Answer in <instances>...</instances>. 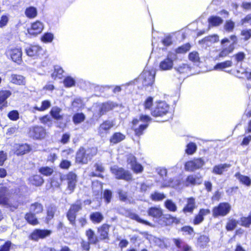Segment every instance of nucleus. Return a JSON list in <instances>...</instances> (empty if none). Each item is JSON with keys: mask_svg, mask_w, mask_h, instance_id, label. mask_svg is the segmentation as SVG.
I'll return each mask as SVG.
<instances>
[{"mask_svg": "<svg viewBox=\"0 0 251 251\" xmlns=\"http://www.w3.org/2000/svg\"><path fill=\"white\" fill-rule=\"evenodd\" d=\"M29 135L36 139H41L45 137L46 132L41 126H35L29 128Z\"/></svg>", "mask_w": 251, "mask_h": 251, "instance_id": "nucleus-10", "label": "nucleus"}, {"mask_svg": "<svg viewBox=\"0 0 251 251\" xmlns=\"http://www.w3.org/2000/svg\"><path fill=\"white\" fill-rule=\"evenodd\" d=\"M232 62L231 60H227L224 62L217 63L214 67L215 70H223L224 69L232 66Z\"/></svg>", "mask_w": 251, "mask_h": 251, "instance_id": "nucleus-34", "label": "nucleus"}, {"mask_svg": "<svg viewBox=\"0 0 251 251\" xmlns=\"http://www.w3.org/2000/svg\"><path fill=\"white\" fill-rule=\"evenodd\" d=\"M231 165L229 164L224 163L215 165L212 170V173L216 175H222L228 170Z\"/></svg>", "mask_w": 251, "mask_h": 251, "instance_id": "nucleus-17", "label": "nucleus"}, {"mask_svg": "<svg viewBox=\"0 0 251 251\" xmlns=\"http://www.w3.org/2000/svg\"><path fill=\"white\" fill-rule=\"evenodd\" d=\"M109 228L110 226L106 224H103L98 228V232L100 235V238L101 240L108 239Z\"/></svg>", "mask_w": 251, "mask_h": 251, "instance_id": "nucleus-19", "label": "nucleus"}, {"mask_svg": "<svg viewBox=\"0 0 251 251\" xmlns=\"http://www.w3.org/2000/svg\"><path fill=\"white\" fill-rule=\"evenodd\" d=\"M197 147L195 143L190 142L186 146L185 152L187 154L192 155L194 154L197 151Z\"/></svg>", "mask_w": 251, "mask_h": 251, "instance_id": "nucleus-47", "label": "nucleus"}, {"mask_svg": "<svg viewBox=\"0 0 251 251\" xmlns=\"http://www.w3.org/2000/svg\"><path fill=\"white\" fill-rule=\"evenodd\" d=\"M165 195L163 193L155 192L151 195L150 198L153 201H160L165 198Z\"/></svg>", "mask_w": 251, "mask_h": 251, "instance_id": "nucleus-55", "label": "nucleus"}, {"mask_svg": "<svg viewBox=\"0 0 251 251\" xmlns=\"http://www.w3.org/2000/svg\"><path fill=\"white\" fill-rule=\"evenodd\" d=\"M97 150L95 148L85 149L80 147L76 155V161L81 164H86L94 155L96 154Z\"/></svg>", "mask_w": 251, "mask_h": 251, "instance_id": "nucleus-2", "label": "nucleus"}, {"mask_svg": "<svg viewBox=\"0 0 251 251\" xmlns=\"http://www.w3.org/2000/svg\"><path fill=\"white\" fill-rule=\"evenodd\" d=\"M53 39V35L51 33H45L41 38L42 41L44 42H51Z\"/></svg>", "mask_w": 251, "mask_h": 251, "instance_id": "nucleus-64", "label": "nucleus"}, {"mask_svg": "<svg viewBox=\"0 0 251 251\" xmlns=\"http://www.w3.org/2000/svg\"><path fill=\"white\" fill-rule=\"evenodd\" d=\"M11 93L10 91L4 90L0 91V104L2 105L0 106V109L2 110L3 106H6L7 99L10 96Z\"/></svg>", "mask_w": 251, "mask_h": 251, "instance_id": "nucleus-24", "label": "nucleus"}, {"mask_svg": "<svg viewBox=\"0 0 251 251\" xmlns=\"http://www.w3.org/2000/svg\"><path fill=\"white\" fill-rule=\"evenodd\" d=\"M102 214L99 212L92 213L90 215V219L94 224L100 223L103 220Z\"/></svg>", "mask_w": 251, "mask_h": 251, "instance_id": "nucleus-31", "label": "nucleus"}, {"mask_svg": "<svg viewBox=\"0 0 251 251\" xmlns=\"http://www.w3.org/2000/svg\"><path fill=\"white\" fill-rule=\"evenodd\" d=\"M183 180V187L194 186L197 184L196 176L189 175L186 179Z\"/></svg>", "mask_w": 251, "mask_h": 251, "instance_id": "nucleus-28", "label": "nucleus"}, {"mask_svg": "<svg viewBox=\"0 0 251 251\" xmlns=\"http://www.w3.org/2000/svg\"><path fill=\"white\" fill-rule=\"evenodd\" d=\"M86 235L87 237L88 241L93 244H96L98 242L97 237L95 236L94 231L91 229H89L86 231Z\"/></svg>", "mask_w": 251, "mask_h": 251, "instance_id": "nucleus-38", "label": "nucleus"}, {"mask_svg": "<svg viewBox=\"0 0 251 251\" xmlns=\"http://www.w3.org/2000/svg\"><path fill=\"white\" fill-rule=\"evenodd\" d=\"M66 177L68 182V188L70 190L71 193L73 192L75 187L76 183V175L73 172H70L67 175L61 177L63 180Z\"/></svg>", "mask_w": 251, "mask_h": 251, "instance_id": "nucleus-13", "label": "nucleus"}, {"mask_svg": "<svg viewBox=\"0 0 251 251\" xmlns=\"http://www.w3.org/2000/svg\"><path fill=\"white\" fill-rule=\"evenodd\" d=\"M44 28L43 24L39 21L33 23L30 28L28 29V32L29 34L36 35L40 33Z\"/></svg>", "mask_w": 251, "mask_h": 251, "instance_id": "nucleus-15", "label": "nucleus"}, {"mask_svg": "<svg viewBox=\"0 0 251 251\" xmlns=\"http://www.w3.org/2000/svg\"><path fill=\"white\" fill-rule=\"evenodd\" d=\"M35 214H34L31 212L27 213L25 215V219L27 222L32 225H36L38 224V222L37 218L35 216Z\"/></svg>", "mask_w": 251, "mask_h": 251, "instance_id": "nucleus-41", "label": "nucleus"}, {"mask_svg": "<svg viewBox=\"0 0 251 251\" xmlns=\"http://www.w3.org/2000/svg\"><path fill=\"white\" fill-rule=\"evenodd\" d=\"M231 206L228 203H220L217 206L213 208V215L214 217L225 216L229 212Z\"/></svg>", "mask_w": 251, "mask_h": 251, "instance_id": "nucleus-9", "label": "nucleus"}, {"mask_svg": "<svg viewBox=\"0 0 251 251\" xmlns=\"http://www.w3.org/2000/svg\"><path fill=\"white\" fill-rule=\"evenodd\" d=\"M31 184L36 186H40L44 183V179L40 175H34L29 178Z\"/></svg>", "mask_w": 251, "mask_h": 251, "instance_id": "nucleus-29", "label": "nucleus"}, {"mask_svg": "<svg viewBox=\"0 0 251 251\" xmlns=\"http://www.w3.org/2000/svg\"><path fill=\"white\" fill-rule=\"evenodd\" d=\"M41 122L44 124L47 125L49 126H52V122L51 118L48 115H46L40 118Z\"/></svg>", "mask_w": 251, "mask_h": 251, "instance_id": "nucleus-60", "label": "nucleus"}, {"mask_svg": "<svg viewBox=\"0 0 251 251\" xmlns=\"http://www.w3.org/2000/svg\"><path fill=\"white\" fill-rule=\"evenodd\" d=\"M43 210V205L38 202H35L32 204L30 207V212L34 214L41 213Z\"/></svg>", "mask_w": 251, "mask_h": 251, "instance_id": "nucleus-39", "label": "nucleus"}, {"mask_svg": "<svg viewBox=\"0 0 251 251\" xmlns=\"http://www.w3.org/2000/svg\"><path fill=\"white\" fill-rule=\"evenodd\" d=\"M239 224V221L235 220V219H231L229 220V221L227 222L226 226V229L228 231H231L233 230L236 226H237V224Z\"/></svg>", "mask_w": 251, "mask_h": 251, "instance_id": "nucleus-58", "label": "nucleus"}, {"mask_svg": "<svg viewBox=\"0 0 251 251\" xmlns=\"http://www.w3.org/2000/svg\"><path fill=\"white\" fill-rule=\"evenodd\" d=\"M233 50V45H230L228 48L223 49L218 55L216 56L215 59L218 60L221 57H225L231 53Z\"/></svg>", "mask_w": 251, "mask_h": 251, "instance_id": "nucleus-37", "label": "nucleus"}, {"mask_svg": "<svg viewBox=\"0 0 251 251\" xmlns=\"http://www.w3.org/2000/svg\"><path fill=\"white\" fill-rule=\"evenodd\" d=\"M11 81L12 83L17 85H25V78L21 75H12Z\"/></svg>", "mask_w": 251, "mask_h": 251, "instance_id": "nucleus-30", "label": "nucleus"}, {"mask_svg": "<svg viewBox=\"0 0 251 251\" xmlns=\"http://www.w3.org/2000/svg\"><path fill=\"white\" fill-rule=\"evenodd\" d=\"M114 126V124L112 121L107 120L103 122L100 124L99 128V133L101 136H103V134L108 132L109 130L111 128Z\"/></svg>", "mask_w": 251, "mask_h": 251, "instance_id": "nucleus-18", "label": "nucleus"}, {"mask_svg": "<svg viewBox=\"0 0 251 251\" xmlns=\"http://www.w3.org/2000/svg\"><path fill=\"white\" fill-rule=\"evenodd\" d=\"M196 208L195 199L192 197L189 198L187 200V204L183 209L184 213H192Z\"/></svg>", "mask_w": 251, "mask_h": 251, "instance_id": "nucleus-20", "label": "nucleus"}, {"mask_svg": "<svg viewBox=\"0 0 251 251\" xmlns=\"http://www.w3.org/2000/svg\"><path fill=\"white\" fill-rule=\"evenodd\" d=\"M209 26H218L223 22V20L217 16H212L208 19Z\"/></svg>", "mask_w": 251, "mask_h": 251, "instance_id": "nucleus-27", "label": "nucleus"}, {"mask_svg": "<svg viewBox=\"0 0 251 251\" xmlns=\"http://www.w3.org/2000/svg\"><path fill=\"white\" fill-rule=\"evenodd\" d=\"M51 233L50 230L36 229L30 234L29 237L31 240L37 241L50 236Z\"/></svg>", "mask_w": 251, "mask_h": 251, "instance_id": "nucleus-11", "label": "nucleus"}, {"mask_svg": "<svg viewBox=\"0 0 251 251\" xmlns=\"http://www.w3.org/2000/svg\"><path fill=\"white\" fill-rule=\"evenodd\" d=\"M204 164L205 162L201 158H194L186 162L184 165V168L186 171L194 172L201 169Z\"/></svg>", "mask_w": 251, "mask_h": 251, "instance_id": "nucleus-7", "label": "nucleus"}, {"mask_svg": "<svg viewBox=\"0 0 251 251\" xmlns=\"http://www.w3.org/2000/svg\"><path fill=\"white\" fill-rule=\"evenodd\" d=\"M61 111V108L54 106L51 108L50 113L53 118L56 120H60L62 119V116L60 115Z\"/></svg>", "mask_w": 251, "mask_h": 251, "instance_id": "nucleus-36", "label": "nucleus"}, {"mask_svg": "<svg viewBox=\"0 0 251 251\" xmlns=\"http://www.w3.org/2000/svg\"><path fill=\"white\" fill-rule=\"evenodd\" d=\"M8 117L12 121H16L19 118V114L17 110L10 111L7 115Z\"/></svg>", "mask_w": 251, "mask_h": 251, "instance_id": "nucleus-62", "label": "nucleus"}, {"mask_svg": "<svg viewBox=\"0 0 251 251\" xmlns=\"http://www.w3.org/2000/svg\"><path fill=\"white\" fill-rule=\"evenodd\" d=\"M235 176L242 183L248 186L251 185V179L249 177L242 175L239 173H236Z\"/></svg>", "mask_w": 251, "mask_h": 251, "instance_id": "nucleus-35", "label": "nucleus"}, {"mask_svg": "<svg viewBox=\"0 0 251 251\" xmlns=\"http://www.w3.org/2000/svg\"><path fill=\"white\" fill-rule=\"evenodd\" d=\"M151 118L148 115H141L139 119H134L132 121V128L135 134L138 137L142 135L144 131L148 127Z\"/></svg>", "mask_w": 251, "mask_h": 251, "instance_id": "nucleus-1", "label": "nucleus"}, {"mask_svg": "<svg viewBox=\"0 0 251 251\" xmlns=\"http://www.w3.org/2000/svg\"><path fill=\"white\" fill-rule=\"evenodd\" d=\"M239 224L244 227H250L251 225V211L248 217H242L240 218Z\"/></svg>", "mask_w": 251, "mask_h": 251, "instance_id": "nucleus-40", "label": "nucleus"}, {"mask_svg": "<svg viewBox=\"0 0 251 251\" xmlns=\"http://www.w3.org/2000/svg\"><path fill=\"white\" fill-rule=\"evenodd\" d=\"M190 45L189 43H187L180 47L177 48L176 50L175 53L176 55L177 53H184L188 51L190 49Z\"/></svg>", "mask_w": 251, "mask_h": 251, "instance_id": "nucleus-56", "label": "nucleus"}, {"mask_svg": "<svg viewBox=\"0 0 251 251\" xmlns=\"http://www.w3.org/2000/svg\"><path fill=\"white\" fill-rule=\"evenodd\" d=\"M110 171L117 179H123L126 181L132 179V176L130 172L123 168L114 165L110 168Z\"/></svg>", "mask_w": 251, "mask_h": 251, "instance_id": "nucleus-5", "label": "nucleus"}, {"mask_svg": "<svg viewBox=\"0 0 251 251\" xmlns=\"http://www.w3.org/2000/svg\"><path fill=\"white\" fill-rule=\"evenodd\" d=\"M9 193L8 189L3 186L0 187V204L5 205L8 201Z\"/></svg>", "mask_w": 251, "mask_h": 251, "instance_id": "nucleus-22", "label": "nucleus"}, {"mask_svg": "<svg viewBox=\"0 0 251 251\" xmlns=\"http://www.w3.org/2000/svg\"><path fill=\"white\" fill-rule=\"evenodd\" d=\"M63 83L66 87H71L75 85V81L73 77L68 76L64 78Z\"/></svg>", "mask_w": 251, "mask_h": 251, "instance_id": "nucleus-59", "label": "nucleus"}, {"mask_svg": "<svg viewBox=\"0 0 251 251\" xmlns=\"http://www.w3.org/2000/svg\"><path fill=\"white\" fill-rule=\"evenodd\" d=\"M162 213V210L159 207H151L148 210V215L154 218L161 217Z\"/></svg>", "mask_w": 251, "mask_h": 251, "instance_id": "nucleus-25", "label": "nucleus"}, {"mask_svg": "<svg viewBox=\"0 0 251 251\" xmlns=\"http://www.w3.org/2000/svg\"><path fill=\"white\" fill-rule=\"evenodd\" d=\"M85 119V116L82 113H77L74 115L73 121L75 124H78L83 122Z\"/></svg>", "mask_w": 251, "mask_h": 251, "instance_id": "nucleus-50", "label": "nucleus"}, {"mask_svg": "<svg viewBox=\"0 0 251 251\" xmlns=\"http://www.w3.org/2000/svg\"><path fill=\"white\" fill-rule=\"evenodd\" d=\"M114 103L112 102L103 103L99 105V115L100 116L105 114L107 112L112 109Z\"/></svg>", "mask_w": 251, "mask_h": 251, "instance_id": "nucleus-21", "label": "nucleus"}, {"mask_svg": "<svg viewBox=\"0 0 251 251\" xmlns=\"http://www.w3.org/2000/svg\"><path fill=\"white\" fill-rule=\"evenodd\" d=\"M42 48L38 45H31L25 49L26 54L30 57H37L42 53Z\"/></svg>", "mask_w": 251, "mask_h": 251, "instance_id": "nucleus-14", "label": "nucleus"}, {"mask_svg": "<svg viewBox=\"0 0 251 251\" xmlns=\"http://www.w3.org/2000/svg\"><path fill=\"white\" fill-rule=\"evenodd\" d=\"M156 71L154 69L144 70L139 77L144 87L152 86L154 81Z\"/></svg>", "mask_w": 251, "mask_h": 251, "instance_id": "nucleus-4", "label": "nucleus"}, {"mask_svg": "<svg viewBox=\"0 0 251 251\" xmlns=\"http://www.w3.org/2000/svg\"><path fill=\"white\" fill-rule=\"evenodd\" d=\"M63 72L64 71L61 67L59 66H55L54 67V71L51 74V76L54 79L56 78H61Z\"/></svg>", "mask_w": 251, "mask_h": 251, "instance_id": "nucleus-46", "label": "nucleus"}, {"mask_svg": "<svg viewBox=\"0 0 251 251\" xmlns=\"http://www.w3.org/2000/svg\"><path fill=\"white\" fill-rule=\"evenodd\" d=\"M209 242V238L207 235H201L198 239L199 245L202 248H205Z\"/></svg>", "mask_w": 251, "mask_h": 251, "instance_id": "nucleus-45", "label": "nucleus"}, {"mask_svg": "<svg viewBox=\"0 0 251 251\" xmlns=\"http://www.w3.org/2000/svg\"><path fill=\"white\" fill-rule=\"evenodd\" d=\"M177 58L176 53L170 52L167 57L162 60L159 65V69L161 71L170 70L173 68L174 62Z\"/></svg>", "mask_w": 251, "mask_h": 251, "instance_id": "nucleus-6", "label": "nucleus"}, {"mask_svg": "<svg viewBox=\"0 0 251 251\" xmlns=\"http://www.w3.org/2000/svg\"><path fill=\"white\" fill-rule=\"evenodd\" d=\"M30 150V146L26 144H22L19 146L17 151L18 154H24L28 152Z\"/></svg>", "mask_w": 251, "mask_h": 251, "instance_id": "nucleus-54", "label": "nucleus"}, {"mask_svg": "<svg viewBox=\"0 0 251 251\" xmlns=\"http://www.w3.org/2000/svg\"><path fill=\"white\" fill-rule=\"evenodd\" d=\"M127 164L130 165V168L135 173H141L143 170V166L136 161L135 157L132 155H129L127 159Z\"/></svg>", "mask_w": 251, "mask_h": 251, "instance_id": "nucleus-12", "label": "nucleus"}, {"mask_svg": "<svg viewBox=\"0 0 251 251\" xmlns=\"http://www.w3.org/2000/svg\"><path fill=\"white\" fill-rule=\"evenodd\" d=\"M5 54L15 62L19 64L22 61V51L21 48L9 47L6 49Z\"/></svg>", "mask_w": 251, "mask_h": 251, "instance_id": "nucleus-8", "label": "nucleus"}, {"mask_svg": "<svg viewBox=\"0 0 251 251\" xmlns=\"http://www.w3.org/2000/svg\"><path fill=\"white\" fill-rule=\"evenodd\" d=\"M153 99L152 97H147L143 103L144 109L145 110H151V108L153 105Z\"/></svg>", "mask_w": 251, "mask_h": 251, "instance_id": "nucleus-51", "label": "nucleus"}, {"mask_svg": "<svg viewBox=\"0 0 251 251\" xmlns=\"http://www.w3.org/2000/svg\"><path fill=\"white\" fill-rule=\"evenodd\" d=\"M235 27V23L231 20L226 21L224 25V29L227 32H231Z\"/></svg>", "mask_w": 251, "mask_h": 251, "instance_id": "nucleus-52", "label": "nucleus"}, {"mask_svg": "<svg viewBox=\"0 0 251 251\" xmlns=\"http://www.w3.org/2000/svg\"><path fill=\"white\" fill-rule=\"evenodd\" d=\"M168 185L172 187H177L178 188H183V180L179 178H176L172 180H170Z\"/></svg>", "mask_w": 251, "mask_h": 251, "instance_id": "nucleus-44", "label": "nucleus"}, {"mask_svg": "<svg viewBox=\"0 0 251 251\" xmlns=\"http://www.w3.org/2000/svg\"><path fill=\"white\" fill-rule=\"evenodd\" d=\"M82 208V203L80 200L76 201L74 203L72 204L70 208L75 213H77Z\"/></svg>", "mask_w": 251, "mask_h": 251, "instance_id": "nucleus-49", "label": "nucleus"}, {"mask_svg": "<svg viewBox=\"0 0 251 251\" xmlns=\"http://www.w3.org/2000/svg\"><path fill=\"white\" fill-rule=\"evenodd\" d=\"M129 217L131 219L134 220L140 223L145 224L146 225H151V224L149 222L141 219L138 215L135 213H130L129 215Z\"/></svg>", "mask_w": 251, "mask_h": 251, "instance_id": "nucleus-57", "label": "nucleus"}, {"mask_svg": "<svg viewBox=\"0 0 251 251\" xmlns=\"http://www.w3.org/2000/svg\"><path fill=\"white\" fill-rule=\"evenodd\" d=\"M66 216L67 219L70 222V224L73 226H76L75 220L76 217V214L72 211L70 209L68 211Z\"/></svg>", "mask_w": 251, "mask_h": 251, "instance_id": "nucleus-42", "label": "nucleus"}, {"mask_svg": "<svg viewBox=\"0 0 251 251\" xmlns=\"http://www.w3.org/2000/svg\"><path fill=\"white\" fill-rule=\"evenodd\" d=\"M189 59L193 62H199L200 57L198 53L196 51L190 52L189 54Z\"/></svg>", "mask_w": 251, "mask_h": 251, "instance_id": "nucleus-63", "label": "nucleus"}, {"mask_svg": "<svg viewBox=\"0 0 251 251\" xmlns=\"http://www.w3.org/2000/svg\"><path fill=\"white\" fill-rule=\"evenodd\" d=\"M169 106L165 101H160L156 102L154 107L151 110V114L152 116L157 117H163L167 115V117L162 122L168 121V119L171 117V114L169 113Z\"/></svg>", "mask_w": 251, "mask_h": 251, "instance_id": "nucleus-3", "label": "nucleus"}, {"mask_svg": "<svg viewBox=\"0 0 251 251\" xmlns=\"http://www.w3.org/2000/svg\"><path fill=\"white\" fill-rule=\"evenodd\" d=\"M25 14L28 18L33 19L37 15V10L35 7L29 6L25 9Z\"/></svg>", "mask_w": 251, "mask_h": 251, "instance_id": "nucleus-32", "label": "nucleus"}, {"mask_svg": "<svg viewBox=\"0 0 251 251\" xmlns=\"http://www.w3.org/2000/svg\"><path fill=\"white\" fill-rule=\"evenodd\" d=\"M39 172L42 175L48 176H50L53 173V170L51 167L45 166L41 167L39 170Z\"/></svg>", "mask_w": 251, "mask_h": 251, "instance_id": "nucleus-53", "label": "nucleus"}, {"mask_svg": "<svg viewBox=\"0 0 251 251\" xmlns=\"http://www.w3.org/2000/svg\"><path fill=\"white\" fill-rule=\"evenodd\" d=\"M175 245L180 251H190L191 248L180 239H174Z\"/></svg>", "mask_w": 251, "mask_h": 251, "instance_id": "nucleus-23", "label": "nucleus"}, {"mask_svg": "<svg viewBox=\"0 0 251 251\" xmlns=\"http://www.w3.org/2000/svg\"><path fill=\"white\" fill-rule=\"evenodd\" d=\"M219 41V36L217 35L214 34L210 36H207L199 41L201 44H205L206 46H209L210 44L217 42Z\"/></svg>", "mask_w": 251, "mask_h": 251, "instance_id": "nucleus-26", "label": "nucleus"}, {"mask_svg": "<svg viewBox=\"0 0 251 251\" xmlns=\"http://www.w3.org/2000/svg\"><path fill=\"white\" fill-rule=\"evenodd\" d=\"M164 205L169 211L174 212L177 210V206L172 200L168 199L166 200Z\"/></svg>", "mask_w": 251, "mask_h": 251, "instance_id": "nucleus-43", "label": "nucleus"}, {"mask_svg": "<svg viewBox=\"0 0 251 251\" xmlns=\"http://www.w3.org/2000/svg\"><path fill=\"white\" fill-rule=\"evenodd\" d=\"M210 213V210L208 209H201L199 213L197 215L194 220L193 223L195 225H198L201 224L204 220V216Z\"/></svg>", "mask_w": 251, "mask_h": 251, "instance_id": "nucleus-16", "label": "nucleus"}, {"mask_svg": "<svg viewBox=\"0 0 251 251\" xmlns=\"http://www.w3.org/2000/svg\"><path fill=\"white\" fill-rule=\"evenodd\" d=\"M125 137V135L121 132H116L111 136L110 141L113 144H117L124 140Z\"/></svg>", "mask_w": 251, "mask_h": 251, "instance_id": "nucleus-33", "label": "nucleus"}, {"mask_svg": "<svg viewBox=\"0 0 251 251\" xmlns=\"http://www.w3.org/2000/svg\"><path fill=\"white\" fill-rule=\"evenodd\" d=\"M56 211V209L55 207L50 206L48 208L47 210V216L46 219L48 221L52 219L54 215V213Z\"/></svg>", "mask_w": 251, "mask_h": 251, "instance_id": "nucleus-61", "label": "nucleus"}, {"mask_svg": "<svg viewBox=\"0 0 251 251\" xmlns=\"http://www.w3.org/2000/svg\"><path fill=\"white\" fill-rule=\"evenodd\" d=\"M175 69L180 74L188 73L190 71V67L187 64L182 63L176 67Z\"/></svg>", "mask_w": 251, "mask_h": 251, "instance_id": "nucleus-48", "label": "nucleus"}]
</instances>
